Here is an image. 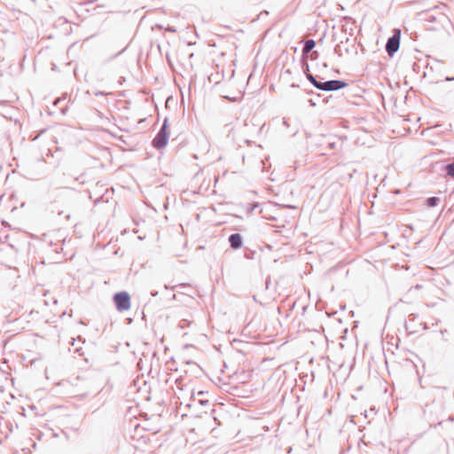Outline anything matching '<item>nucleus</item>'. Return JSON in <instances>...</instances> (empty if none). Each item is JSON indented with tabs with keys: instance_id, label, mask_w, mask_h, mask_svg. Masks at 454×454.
Here are the masks:
<instances>
[{
	"instance_id": "nucleus-1",
	"label": "nucleus",
	"mask_w": 454,
	"mask_h": 454,
	"mask_svg": "<svg viewBox=\"0 0 454 454\" xmlns=\"http://www.w3.org/2000/svg\"><path fill=\"white\" fill-rule=\"evenodd\" d=\"M308 80L315 88L323 91H336L348 86V83L343 80L319 82L313 74H309Z\"/></svg>"
},
{
	"instance_id": "nucleus-2",
	"label": "nucleus",
	"mask_w": 454,
	"mask_h": 454,
	"mask_svg": "<svg viewBox=\"0 0 454 454\" xmlns=\"http://www.w3.org/2000/svg\"><path fill=\"white\" fill-rule=\"evenodd\" d=\"M169 138L168 123V118L164 119V121L156 134L155 137L152 141V145L157 150H160L166 147Z\"/></svg>"
},
{
	"instance_id": "nucleus-3",
	"label": "nucleus",
	"mask_w": 454,
	"mask_h": 454,
	"mask_svg": "<svg viewBox=\"0 0 454 454\" xmlns=\"http://www.w3.org/2000/svg\"><path fill=\"white\" fill-rule=\"evenodd\" d=\"M356 39L346 37L345 41L341 40L340 43L334 47V52L341 57L344 53L348 55H357V47L355 43Z\"/></svg>"
},
{
	"instance_id": "nucleus-4",
	"label": "nucleus",
	"mask_w": 454,
	"mask_h": 454,
	"mask_svg": "<svg viewBox=\"0 0 454 454\" xmlns=\"http://www.w3.org/2000/svg\"><path fill=\"white\" fill-rule=\"evenodd\" d=\"M113 301L118 311H126L130 308V295L126 291L114 294Z\"/></svg>"
},
{
	"instance_id": "nucleus-5",
	"label": "nucleus",
	"mask_w": 454,
	"mask_h": 454,
	"mask_svg": "<svg viewBox=\"0 0 454 454\" xmlns=\"http://www.w3.org/2000/svg\"><path fill=\"white\" fill-rule=\"evenodd\" d=\"M400 46L399 37L397 35H391L386 43L385 50L389 57H393L398 51Z\"/></svg>"
},
{
	"instance_id": "nucleus-6",
	"label": "nucleus",
	"mask_w": 454,
	"mask_h": 454,
	"mask_svg": "<svg viewBox=\"0 0 454 454\" xmlns=\"http://www.w3.org/2000/svg\"><path fill=\"white\" fill-rule=\"evenodd\" d=\"M228 241L230 243V247L234 250H238L243 246V238L239 233L231 234L228 238Z\"/></svg>"
},
{
	"instance_id": "nucleus-7",
	"label": "nucleus",
	"mask_w": 454,
	"mask_h": 454,
	"mask_svg": "<svg viewBox=\"0 0 454 454\" xmlns=\"http://www.w3.org/2000/svg\"><path fill=\"white\" fill-rule=\"evenodd\" d=\"M316 46V42L313 39H309L305 42L301 52H302V59H306V56L313 51V49Z\"/></svg>"
},
{
	"instance_id": "nucleus-8",
	"label": "nucleus",
	"mask_w": 454,
	"mask_h": 454,
	"mask_svg": "<svg viewBox=\"0 0 454 454\" xmlns=\"http://www.w3.org/2000/svg\"><path fill=\"white\" fill-rule=\"evenodd\" d=\"M419 318V315L415 313H411L408 316V320L405 323V328L411 333L417 332V329L412 326L411 323L415 322Z\"/></svg>"
},
{
	"instance_id": "nucleus-9",
	"label": "nucleus",
	"mask_w": 454,
	"mask_h": 454,
	"mask_svg": "<svg viewBox=\"0 0 454 454\" xmlns=\"http://www.w3.org/2000/svg\"><path fill=\"white\" fill-rule=\"evenodd\" d=\"M204 395H205V392L201 391V390L198 391L196 394L194 392L192 393V395L194 401H198L199 403H200L203 406H206V405L209 404V401L207 399L199 398L200 396H202Z\"/></svg>"
},
{
	"instance_id": "nucleus-10",
	"label": "nucleus",
	"mask_w": 454,
	"mask_h": 454,
	"mask_svg": "<svg viewBox=\"0 0 454 454\" xmlns=\"http://www.w3.org/2000/svg\"><path fill=\"white\" fill-rule=\"evenodd\" d=\"M446 175L454 179V160L443 167Z\"/></svg>"
},
{
	"instance_id": "nucleus-11",
	"label": "nucleus",
	"mask_w": 454,
	"mask_h": 454,
	"mask_svg": "<svg viewBox=\"0 0 454 454\" xmlns=\"http://www.w3.org/2000/svg\"><path fill=\"white\" fill-rule=\"evenodd\" d=\"M440 203L438 197H430L427 200V206L429 207H434Z\"/></svg>"
},
{
	"instance_id": "nucleus-12",
	"label": "nucleus",
	"mask_w": 454,
	"mask_h": 454,
	"mask_svg": "<svg viewBox=\"0 0 454 454\" xmlns=\"http://www.w3.org/2000/svg\"><path fill=\"white\" fill-rule=\"evenodd\" d=\"M302 71L306 76V78L308 79V75L309 74H312L310 72H309V64L304 60L303 63H302Z\"/></svg>"
},
{
	"instance_id": "nucleus-13",
	"label": "nucleus",
	"mask_w": 454,
	"mask_h": 454,
	"mask_svg": "<svg viewBox=\"0 0 454 454\" xmlns=\"http://www.w3.org/2000/svg\"><path fill=\"white\" fill-rule=\"evenodd\" d=\"M258 207H259L258 203L248 204L247 208V214L251 215L254 212V210Z\"/></svg>"
},
{
	"instance_id": "nucleus-14",
	"label": "nucleus",
	"mask_w": 454,
	"mask_h": 454,
	"mask_svg": "<svg viewBox=\"0 0 454 454\" xmlns=\"http://www.w3.org/2000/svg\"><path fill=\"white\" fill-rule=\"evenodd\" d=\"M318 57V52L317 51H310L306 58H309L311 60L317 59Z\"/></svg>"
},
{
	"instance_id": "nucleus-15",
	"label": "nucleus",
	"mask_w": 454,
	"mask_h": 454,
	"mask_svg": "<svg viewBox=\"0 0 454 454\" xmlns=\"http://www.w3.org/2000/svg\"><path fill=\"white\" fill-rule=\"evenodd\" d=\"M337 146V143L336 142H328L327 144V147L330 149V150H333L335 149Z\"/></svg>"
},
{
	"instance_id": "nucleus-16",
	"label": "nucleus",
	"mask_w": 454,
	"mask_h": 454,
	"mask_svg": "<svg viewBox=\"0 0 454 454\" xmlns=\"http://www.w3.org/2000/svg\"><path fill=\"white\" fill-rule=\"evenodd\" d=\"M109 93L108 92H105V91H101V90H97L94 92V95L96 97H98V96H106V95H108Z\"/></svg>"
},
{
	"instance_id": "nucleus-17",
	"label": "nucleus",
	"mask_w": 454,
	"mask_h": 454,
	"mask_svg": "<svg viewBox=\"0 0 454 454\" xmlns=\"http://www.w3.org/2000/svg\"><path fill=\"white\" fill-rule=\"evenodd\" d=\"M421 288H422V286H421V285H419V284H417L416 286H412L411 288H410L408 292H409V293H411L413 289H414V290H419V289H421Z\"/></svg>"
},
{
	"instance_id": "nucleus-18",
	"label": "nucleus",
	"mask_w": 454,
	"mask_h": 454,
	"mask_svg": "<svg viewBox=\"0 0 454 454\" xmlns=\"http://www.w3.org/2000/svg\"><path fill=\"white\" fill-rule=\"evenodd\" d=\"M392 35H397L399 38L401 37V30L398 28H395L393 32Z\"/></svg>"
},
{
	"instance_id": "nucleus-19",
	"label": "nucleus",
	"mask_w": 454,
	"mask_h": 454,
	"mask_svg": "<svg viewBox=\"0 0 454 454\" xmlns=\"http://www.w3.org/2000/svg\"><path fill=\"white\" fill-rule=\"evenodd\" d=\"M166 30H167V31H168V32H172V33L176 32V27H170V26H168V27L166 28Z\"/></svg>"
},
{
	"instance_id": "nucleus-20",
	"label": "nucleus",
	"mask_w": 454,
	"mask_h": 454,
	"mask_svg": "<svg viewBox=\"0 0 454 454\" xmlns=\"http://www.w3.org/2000/svg\"><path fill=\"white\" fill-rule=\"evenodd\" d=\"M62 100L63 99L61 98H58L57 99H55L54 104L59 105Z\"/></svg>"
},
{
	"instance_id": "nucleus-21",
	"label": "nucleus",
	"mask_w": 454,
	"mask_h": 454,
	"mask_svg": "<svg viewBox=\"0 0 454 454\" xmlns=\"http://www.w3.org/2000/svg\"><path fill=\"white\" fill-rule=\"evenodd\" d=\"M428 20H429V21H431V22H434V21H435V20H436V18H435L434 16H430V17L428 18Z\"/></svg>"
},
{
	"instance_id": "nucleus-22",
	"label": "nucleus",
	"mask_w": 454,
	"mask_h": 454,
	"mask_svg": "<svg viewBox=\"0 0 454 454\" xmlns=\"http://www.w3.org/2000/svg\"><path fill=\"white\" fill-rule=\"evenodd\" d=\"M309 103L310 106H316V103L313 101V99H309Z\"/></svg>"
},
{
	"instance_id": "nucleus-23",
	"label": "nucleus",
	"mask_w": 454,
	"mask_h": 454,
	"mask_svg": "<svg viewBox=\"0 0 454 454\" xmlns=\"http://www.w3.org/2000/svg\"><path fill=\"white\" fill-rule=\"evenodd\" d=\"M291 88H299V85L294 84V83H292V84H291Z\"/></svg>"
},
{
	"instance_id": "nucleus-24",
	"label": "nucleus",
	"mask_w": 454,
	"mask_h": 454,
	"mask_svg": "<svg viewBox=\"0 0 454 454\" xmlns=\"http://www.w3.org/2000/svg\"><path fill=\"white\" fill-rule=\"evenodd\" d=\"M454 80V77H446V81H453Z\"/></svg>"
},
{
	"instance_id": "nucleus-25",
	"label": "nucleus",
	"mask_w": 454,
	"mask_h": 454,
	"mask_svg": "<svg viewBox=\"0 0 454 454\" xmlns=\"http://www.w3.org/2000/svg\"><path fill=\"white\" fill-rule=\"evenodd\" d=\"M448 419H449L450 421H453V420H454V416H450Z\"/></svg>"
},
{
	"instance_id": "nucleus-26",
	"label": "nucleus",
	"mask_w": 454,
	"mask_h": 454,
	"mask_svg": "<svg viewBox=\"0 0 454 454\" xmlns=\"http://www.w3.org/2000/svg\"><path fill=\"white\" fill-rule=\"evenodd\" d=\"M283 122H284V124H285L286 126H288L287 121H286V119H284V120H283Z\"/></svg>"
},
{
	"instance_id": "nucleus-27",
	"label": "nucleus",
	"mask_w": 454,
	"mask_h": 454,
	"mask_svg": "<svg viewBox=\"0 0 454 454\" xmlns=\"http://www.w3.org/2000/svg\"><path fill=\"white\" fill-rule=\"evenodd\" d=\"M323 67L326 68L328 66H327V64L325 62H324L323 63Z\"/></svg>"
},
{
	"instance_id": "nucleus-28",
	"label": "nucleus",
	"mask_w": 454,
	"mask_h": 454,
	"mask_svg": "<svg viewBox=\"0 0 454 454\" xmlns=\"http://www.w3.org/2000/svg\"><path fill=\"white\" fill-rule=\"evenodd\" d=\"M157 294H158L157 292H155V293H152V295H153V296H156V295H157Z\"/></svg>"
},
{
	"instance_id": "nucleus-29",
	"label": "nucleus",
	"mask_w": 454,
	"mask_h": 454,
	"mask_svg": "<svg viewBox=\"0 0 454 454\" xmlns=\"http://www.w3.org/2000/svg\"><path fill=\"white\" fill-rule=\"evenodd\" d=\"M71 345H73V346L74 345V339H73Z\"/></svg>"
}]
</instances>
